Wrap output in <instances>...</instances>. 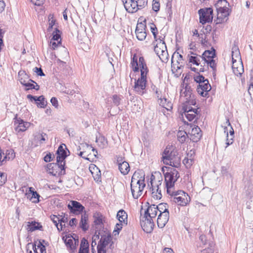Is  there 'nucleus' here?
I'll return each instance as SVG.
<instances>
[{
	"label": "nucleus",
	"instance_id": "obj_25",
	"mask_svg": "<svg viewBox=\"0 0 253 253\" xmlns=\"http://www.w3.org/2000/svg\"><path fill=\"white\" fill-rule=\"evenodd\" d=\"M206 84H203L202 87H197V90L198 93L203 97H206L208 95V92L211 90V86L209 83L208 81H207Z\"/></svg>",
	"mask_w": 253,
	"mask_h": 253
},
{
	"label": "nucleus",
	"instance_id": "obj_3",
	"mask_svg": "<svg viewBox=\"0 0 253 253\" xmlns=\"http://www.w3.org/2000/svg\"><path fill=\"white\" fill-rule=\"evenodd\" d=\"M168 194L171 196V201L178 206H186L191 200L188 194L182 190L170 191V190H168Z\"/></svg>",
	"mask_w": 253,
	"mask_h": 253
},
{
	"label": "nucleus",
	"instance_id": "obj_21",
	"mask_svg": "<svg viewBox=\"0 0 253 253\" xmlns=\"http://www.w3.org/2000/svg\"><path fill=\"white\" fill-rule=\"evenodd\" d=\"M27 98L29 99L31 101H35L37 104V106L38 107H40L41 108H44L46 105L45 102L44 100V97L43 96L41 95L39 97L33 96L31 94H28L27 96Z\"/></svg>",
	"mask_w": 253,
	"mask_h": 253
},
{
	"label": "nucleus",
	"instance_id": "obj_48",
	"mask_svg": "<svg viewBox=\"0 0 253 253\" xmlns=\"http://www.w3.org/2000/svg\"><path fill=\"white\" fill-rule=\"evenodd\" d=\"M200 58H202L201 56L197 57L194 56H191L189 58V62L193 63L194 64L199 65L200 64Z\"/></svg>",
	"mask_w": 253,
	"mask_h": 253
},
{
	"label": "nucleus",
	"instance_id": "obj_53",
	"mask_svg": "<svg viewBox=\"0 0 253 253\" xmlns=\"http://www.w3.org/2000/svg\"><path fill=\"white\" fill-rule=\"evenodd\" d=\"M50 219L54 223L57 228H58V224L59 223V217L57 215H51L50 216Z\"/></svg>",
	"mask_w": 253,
	"mask_h": 253
},
{
	"label": "nucleus",
	"instance_id": "obj_13",
	"mask_svg": "<svg viewBox=\"0 0 253 253\" xmlns=\"http://www.w3.org/2000/svg\"><path fill=\"white\" fill-rule=\"evenodd\" d=\"M68 208L72 213L78 214L81 213L84 207L79 202L76 201H71L68 205Z\"/></svg>",
	"mask_w": 253,
	"mask_h": 253
},
{
	"label": "nucleus",
	"instance_id": "obj_30",
	"mask_svg": "<svg viewBox=\"0 0 253 253\" xmlns=\"http://www.w3.org/2000/svg\"><path fill=\"white\" fill-rule=\"evenodd\" d=\"M159 100L160 105L167 110H170L172 108V104L169 99L164 97L160 98Z\"/></svg>",
	"mask_w": 253,
	"mask_h": 253
},
{
	"label": "nucleus",
	"instance_id": "obj_24",
	"mask_svg": "<svg viewBox=\"0 0 253 253\" xmlns=\"http://www.w3.org/2000/svg\"><path fill=\"white\" fill-rule=\"evenodd\" d=\"M158 210L156 205H151L145 211L144 216H148V217L152 219L155 218L158 213Z\"/></svg>",
	"mask_w": 253,
	"mask_h": 253
},
{
	"label": "nucleus",
	"instance_id": "obj_26",
	"mask_svg": "<svg viewBox=\"0 0 253 253\" xmlns=\"http://www.w3.org/2000/svg\"><path fill=\"white\" fill-rule=\"evenodd\" d=\"M184 85V84L183 85ZM194 95L192 93V90L191 88V87L188 85L186 84L185 87H183V89H181L180 91V96H184L186 97V99L187 98H189L190 97H192V96H194Z\"/></svg>",
	"mask_w": 253,
	"mask_h": 253
},
{
	"label": "nucleus",
	"instance_id": "obj_16",
	"mask_svg": "<svg viewBox=\"0 0 253 253\" xmlns=\"http://www.w3.org/2000/svg\"><path fill=\"white\" fill-rule=\"evenodd\" d=\"M202 134L200 128L196 126L192 128L191 132L189 133V138L193 142H198L202 137Z\"/></svg>",
	"mask_w": 253,
	"mask_h": 253
},
{
	"label": "nucleus",
	"instance_id": "obj_7",
	"mask_svg": "<svg viewBox=\"0 0 253 253\" xmlns=\"http://www.w3.org/2000/svg\"><path fill=\"white\" fill-rule=\"evenodd\" d=\"M65 163L57 162L56 163H50L47 165V171L53 176L59 174H65Z\"/></svg>",
	"mask_w": 253,
	"mask_h": 253
},
{
	"label": "nucleus",
	"instance_id": "obj_42",
	"mask_svg": "<svg viewBox=\"0 0 253 253\" xmlns=\"http://www.w3.org/2000/svg\"><path fill=\"white\" fill-rule=\"evenodd\" d=\"M158 208V211L160 213L169 212L168 210V204L166 203H161L156 205Z\"/></svg>",
	"mask_w": 253,
	"mask_h": 253
},
{
	"label": "nucleus",
	"instance_id": "obj_14",
	"mask_svg": "<svg viewBox=\"0 0 253 253\" xmlns=\"http://www.w3.org/2000/svg\"><path fill=\"white\" fill-rule=\"evenodd\" d=\"M146 26L142 23H139L137 24L135 29V34L137 39L139 41H143L146 37Z\"/></svg>",
	"mask_w": 253,
	"mask_h": 253
},
{
	"label": "nucleus",
	"instance_id": "obj_4",
	"mask_svg": "<svg viewBox=\"0 0 253 253\" xmlns=\"http://www.w3.org/2000/svg\"><path fill=\"white\" fill-rule=\"evenodd\" d=\"M163 178L161 174H158V179H156V176L152 174L150 178V184L152 191V196L156 200L160 199L162 198L161 186L162 185Z\"/></svg>",
	"mask_w": 253,
	"mask_h": 253
},
{
	"label": "nucleus",
	"instance_id": "obj_57",
	"mask_svg": "<svg viewBox=\"0 0 253 253\" xmlns=\"http://www.w3.org/2000/svg\"><path fill=\"white\" fill-rule=\"evenodd\" d=\"M88 243L87 241L84 238H83L81 241L80 248L81 249H86V250H88Z\"/></svg>",
	"mask_w": 253,
	"mask_h": 253
},
{
	"label": "nucleus",
	"instance_id": "obj_17",
	"mask_svg": "<svg viewBox=\"0 0 253 253\" xmlns=\"http://www.w3.org/2000/svg\"><path fill=\"white\" fill-rule=\"evenodd\" d=\"M126 10L129 13H134L138 10L136 1L133 0H122Z\"/></svg>",
	"mask_w": 253,
	"mask_h": 253
},
{
	"label": "nucleus",
	"instance_id": "obj_6",
	"mask_svg": "<svg viewBox=\"0 0 253 253\" xmlns=\"http://www.w3.org/2000/svg\"><path fill=\"white\" fill-rule=\"evenodd\" d=\"M179 176L178 171L175 169L171 170L169 172H167L165 174V179L166 182V186L167 189V193L168 190L170 191L173 190V187L174 183Z\"/></svg>",
	"mask_w": 253,
	"mask_h": 253
},
{
	"label": "nucleus",
	"instance_id": "obj_27",
	"mask_svg": "<svg viewBox=\"0 0 253 253\" xmlns=\"http://www.w3.org/2000/svg\"><path fill=\"white\" fill-rule=\"evenodd\" d=\"M87 220H88V215L86 214V212H84L82 214L81 219L80 222V227L82 229V230L84 231H86L88 228V226L87 224Z\"/></svg>",
	"mask_w": 253,
	"mask_h": 253
},
{
	"label": "nucleus",
	"instance_id": "obj_41",
	"mask_svg": "<svg viewBox=\"0 0 253 253\" xmlns=\"http://www.w3.org/2000/svg\"><path fill=\"white\" fill-rule=\"evenodd\" d=\"M33 249L35 253H46L45 247L41 242H39L37 248L36 244L33 245Z\"/></svg>",
	"mask_w": 253,
	"mask_h": 253
},
{
	"label": "nucleus",
	"instance_id": "obj_15",
	"mask_svg": "<svg viewBox=\"0 0 253 253\" xmlns=\"http://www.w3.org/2000/svg\"><path fill=\"white\" fill-rule=\"evenodd\" d=\"M15 130L17 132L25 131L30 126V123L24 122L20 119H16L14 121Z\"/></svg>",
	"mask_w": 253,
	"mask_h": 253
},
{
	"label": "nucleus",
	"instance_id": "obj_47",
	"mask_svg": "<svg viewBox=\"0 0 253 253\" xmlns=\"http://www.w3.org/2000/svg\"><path fill=\"white\" fill-rule=\"evenodd\" d=\"M168 52L167 49V46L165 47V49H164L162 52L159 55V57L160 59L164 62H166L168 60Z\"/></svg>",
	"mask_w": 253,
	"mask_h": 253
},
{
	"label": "nucleus",
	"instance_id": "obj_35",
	"mask_svg": "<svg viewBox=\"0 0 253 253\" xmlns=\"http://www.w3.org/2000/svg\"><path fill=\"white\" fill-rule=\"evenodd\" d=\"M194 154V152L191 150L190 152L187 154V158H185L183 160V164L186 167H190L194 163V160L192 155Z\"/></svg>",
	"mask_w": 253,
	"mask_h": 253
},
{
	"label": "nucleus",
	"instance_id": "obj_38",
	"mask_svg": "<svg viewBox=\"0 0 253 253\" xmlns=\"http://www.w3.org/2000/svg\"><path fill=\"white\" fill-rule=\"evenodd\" d=\"M2 155L4 156V162L13 160L15 157V153L13 149L7 150L5 153L4 152L2 153Z\"/></svg>",
	"mask_w": 253,
	"mask_h": 253
},
{
	"label": "nucleus",
	"instance_id": "obj_20",
	"mask_svg": "<svg viewBox=\"0 0 253 253\" xmlns=\"http://www.w3.org/2000/svg\"><path fill=\"white\" fill-rule=\"evenodd\" d=\"M225 123H226V124H225L226 125L230 126V129H229V132L230 133V139L228 138V137H229L228 131V129H227V126H225L224 128V132H226L227 139H226V146L225 147L227 148L229 145L232 144V143H233V139L234 137V131L232 127L231 126V124H230L229 119H226Z\"/></svg>",
	"mask_w": 253,
	"mask_h": 253
},
{
	"label": "nucleus",
	"instance_id": "obj_49",
	"mask_svg": "<svg viewBox=\"0 0 253 253\" xmlns=\"http://www.w3.org/2000/svg\"><path fill=\"white\" fill-rule=\"evenodd\" d=\"M137 4V7H138V10L144 7L147 5L148 0H137L136 1Z\"/></svg>",
	"mask_w": 253,
	"mask_h": 253
},
{
	"label": "nucleus",
	"instance_id": "obj_46",
	"mask_svg": "<svg viewBox=\"0 0 253 253\" xmlns=\"http://www.w3.org/2000/svg\"><path fill=\"white\" fill-rule=\"evenodd\" d=\"M29 191L32 194L31 199L33 200V202L38 203L40 201L39 198L40 197L39 194L36 191H34L32 187L29 188Z\"/></svg>",
	"mask_w": 253,
	"mask_h": 253
},
{
	"label": "nucleus",
	"instance_id": "obj_36",
	"mask_svg": "<svg viewBox=\"0 0 253 253\" xmlns=\"http://www.w3.org/2000/svg\"><path fill=\"white\" fill-rule=\"evenodd\" d=\"M212 50H206L202 54V59L205 62L213 59L215 56V50L212 48Z\"/></svg>",
	"mask_w": 253,
	"mask_h": 253
},
{
	"label": "nucleus",
	"instance_id": "obj_1",
	"mask_svg": "<svg viewBox=\"0 0 253 253\" xmlns=\"http://www.w3.org/2000/svg\"><path fill=\"white\" fill-rule=\"evenodd\" d=\"M162 161L166 165L178 167L180 165V158L172 147H167L163 153Z\"/></svg>",
	"mask_w": 253,
	"mask_h": 253
},
{
	"label": "nucleus",
	"instance_id": "obj_32",
	"mask_svg": "<svg viewBox=\"0 0 253 253\" xmlns=\"http://www.w3.org/2000/svg\"><path fill=\"white\" fill-rule=\"evenodd\" d=\"M42 226L38 222L32 221L28 222L27 229L28 231L33 232L36 230H42Z\"/></svg>",
	"mask_w": 253,
	"mask_h": 253
},
{
	"label": "nucleus",
	"instance_id": "obj_11",
	"mask_svg": "<svg viewBox=\"0 0 253 253\" xmlns=\"http://www.w3.org/2000/svg\"><path fill=\"white\" fill-rule=\"evenodd\" d=\"M140 224L144 232L147 233L152 232L154 226L153 219L148 217V216H144L141 219Z\"/></svg>",
	"mask_w": 253,
	"mask_h": 253
},
{
	"label": "nucleus",
	"instance_id": "obj_58",
	"mask_svg": "<svg viewBox=\"0 0 253 253\" xmlns=\"http://www.w3.org/2000/svg\"><path fill=\"white\" fill-rule=\"evenodd\" d=\"M194 81L197 82V83H201V82L204 81L206 80V79H205V77L201 75H198L197 76H195L194 77Z\"/></svg>",
	"mask_w": 253,
	"mask_h": 253
},
{
	"label": "nucleus",
	"instance_id": "obj_63",
	"mask_svg": "<svg viewBox=\"0 0 253 253\" xmlns=\"http://www.w3.org/2000/svg\"><path fill=\"white\" fill-rule=\"evenodd\" d=\"M24 86L26 87V90H29L34 88V83L33 82H28Z\"/></svg>",
	"mask_w": 253,
	"mask_h": 253
},
{
	"label": "nucleus",
	"instance_id": "obj_44",
	"mask_svg": "<svg viewBox=\"0 0 253 253\" xmlns=\"http://www.w3.org/2000/svg\"><path fill=\"white\" fill-rule=\"evenodd\" d=\"M93 217L95 225H100L103 224V216L101 214L96 213L94 215Z\"/></svg>",
	"mask_w": 253,
	"mask_h": 253
},
{
	"label": "nucleus",
	"instance_id": "obj_52",
	"mask_svg": "<svg viewBox=\"0 0 253 253\" xmlns=\"http://www.w3.org/2000/svg\"><path fill=\"white\" fill-rule=\"evenodd\" d=\"M205 62H206L211 68H212L213 71H215L216 65L215 60L213 59H210V60L207 61Z\"/></svg>",
	"mask_w": 253,
	"mask_h": 253
},
{
	"label": "nucleus",
	"instance_id": "obj_59",
	"mask_svg": "<svg viewBox=\"0 0 253 253\" xmlns=\"http://www.w3.org/2000/svg\"><path fill=\"white\" fill-rule=\"evenodd\" d=\"M185 102L189 105H195L196 104V101L195 98V96H192V97L186 99Z\"/></svg>",
	"mask_w": 253,
	"mask_h": 253
},
{
	"label": "nucleus",
	"instance_id": "obj_8",
	"mask_svg": "<svg viewBox=\"0 0 253 253\" xmlns=\"http://www.w3.org/2000/svg\"><path fill=\"white\" fill-rule=\"evenodd\" d=\"M212 9L211 8H201L198 11L200 22L202 24L212 21Z\"/></svg>",
	"mask_w": 253,
	"mask_h": 253
},
{
	"label": "nucleus",
	"instance_id": "obj_40",
	"mask_svg": "<svg viewBox=\"0 0 253 253\" xmlns=\"http://www.w3.org/2000/svg\"><path fill=\"white\" fill-rule=\"evenodd\" d=\"M234 74L238 76H241L244 72V66L242 61L238 62V65L237 67H233L232 69Z\"/></svg>",
	"mask_w": 253,
	"mask_h": 253
},
{
	"label": "nucleus",
	"instance_id": "obj_45",
	"mask_svg": "<svg viewBox=\"0 0 253 253\" xmlns=\"http://www.w3.org/2000/svg\"><path fill=\"white\" fill-rule=\"evenodd\" d=\"M214 245L213 242H210L208 248L201 251V253H214Z\"/></svg>",
	"mask_w": 253,
	"mask_h": 253
},
{
	"label": "nucleus",
	"instance_id": "obj_5",
	"mask_svg": "<svg viewBox=\"0 0 253 253\" xmlns=\"http://www.w3.org/2000/svg\"><path fill=\"white\" fill-rule=\"evenodd\" d=\"M229 3L226 0H218L214 6L217 11V18L219 23L224 21L229 15Z\"/></svg>",
	"mask_w": 253,
	"mask_h": 253
},
{
	"label": "nucleus",
	"instance_id": "obj_33",
	"mask_svg": "<svg viewBox=\"0 0 253 253\" xmlns=\"http://www.w3.org/2000/svg\"><path fill=\"white\" fill-rule=\"evenodd\" d=\"M96 142L98 146L101 149L106 148L108 145V142L107 139L103 136L99 135L96 136Z\"/></svg>",
	"mask_w": 253,
	"mask_h": 253
},
{
	"label": "nucleus",
	"instance_id": "obj_43",
	"mask_svg": "<svg viewBox=\"0 0 253 253\" xmlns=\"http://www.w3.org/2000/svg\"><path fill=\"white\" fill-rule=\"evenodd\" d=\"M130 64L132 70L134 72H137L139 70V62H137V59L135 55H134L132 58Z\"/></svg>",
	"mask_w": 253,
	"mask_h": 253
},
{
	"label": "nucleus",
	"instance_id": "obj_23",
	"mask_svg": "<svg viewBox=\"0 0 253 253\" xmlns=\"http://www.w3.org/2000/svg\"><path fill=\"white\" fill-rule=\"evenodd\" d=\"M139 66L141 71V77L142 78H145L147 79L148 69L145 62L144 58L142 56L140 57L139 58Z\"/></svg>",
	"mask_w": 253,
	"mask_h": 253
},
{
	"label": "nucleus",
	"instance_id": "obj_62",
	"mask_svg": "<svg viewBox=\"0 0 253 253\" xmlns=\"http://www.w3.org/2000/svg\"><path fill=\"white\" fill-rule=\"evenodd\" d=\"M34 72H35L38 76H44L45 75L43 73L42 69L41 68L35 67L34 69Z\"/></svg>",
	"mask_w": 253,
	"mask_h": 253
},
{
	"label": "nucleus",
	"instance_id": "obj_29",
	"mask_svg": "<svg viewBox=\"0 0 253 253\" xmlns=\"http://www.w3.org/2000/svg\"><path fill=\"white\" fill-rule=\"evenodd\" d=\"M232 60H237L238 62L242 61L239 49L236 44H234L232 48Z\"/></svg>",
	"mask_w": 253,
	"mask_h": 253
},
{
	"label": "nucleus",
	"instance_id": "obj_60",
	"mask_svg": "<svg viewBox=\"0 0 253 253\" xmlns=\"http://www.w3.org/2000/svg\"><path fill=\"white\" fill-rule=\"evenodd\" d=\"M6 181V176L3 173H0V185H2Z\"/></svg>",
	"mask_w": 253,
	"mask_h": 253
},
{
	"label": "nucleus",
	"instance_id": "obj_2",
	"mask_svg": "<svg viewBox=\"0 0 253 253\" xmlns=\"http://www.w3.org/2000/svg\"><path fill=\"white\" fill-rule=\"evenodd\" d=\"M138 173L135 172L131 178V191L134 199H138L141 195L142 191L145 187L144 175L138 179Z\"/></svg>",
	"mask_w": 253,
	"mask_h": 253
},
{
	"label": "nucleus",
	"instance_id": "obj_19",
	"mask_svg": "<svg viewBox=\"0 0 253 253\" xmlns=\"http://www.w3.org/2000/svg\"><path fill=\"white\" fill-rule=\"evenodd\" d=\"M169 218V212L160 213L157 218V225L160 228H163L168 223Z\"/></svg>",
	"mask_w": 253,
	"mask_h": 253
},
{
	"label": "nucleus",
	"instance_id": "obj_28",
	"mask_svg": "<svg viewBox=\"0 0 253 253\" xmlns=\"http://www.w3.org/2000/svg\"><path fill=\"white\" fill-rule=\"evenodd\" d=\"M117 217L118 219L119 222L124 224L125 225L127 223V214L126 212L123 210L119 211L117 214Z\"/></svg>",
	"mask_w": 253,
	"mask_h": 253
},
{
	"label": "nucleus",
	"instance_id": "obj_12",
	"mask_svg": "<svg viewBox=\"0 0 253 253\" xmlns=\"http://www.w3.org/2000/svg\"><path fill=\"white\" fill-rule=\"evenodd\" d=\"M198 110L199 108L194 109L187 105L183 107L184 115L189 121H192L196 118V116L199 113Z\"/></svg>",
	"mask_w": 253,
	"mask_h": 253
},
{
	"label": "nucleus",
	"instance_id": "obj_37",
	"mask_svg": "<svg viewBox=\"0 0 253 253\" xmlns=\"http://www.w3.org/2000/svg\"><path fill=\"white\" fill-rule=\"evenodd\" d=\"M119 169L123 174L126 175L127 174L130 169L128 163L126 161L119 163Z\"/></svg>",
	"mask_w": 253,
	"mask_h": 253
},
{
	"label": "nucleus",
	"instance_id": "obj_10",
	"mask_svg": "<svg viewBox=\"0 0 253 253\" xmlns=\"http://www.w3.org/2000/svg\"><path fill=\"white\" fill-rule=\"evenodd\" d=\"M112 241L110 235L106 234L101 235V239L97 246V253H106L105 248Z\"/></svg>",
	"mask_w": 253,
	"mask_h": 253
},
{
	"label": "nucleus",
	"instance_id": "obj_39",
	"mask_svg": "<svg viewBox=\"0 0 253 253\" xmlns=\"http://www.w3.org/2000/svg\"><path fill=\"white\" fill-rule=\"evenodd\" d=\"M178 140L183 143L189 137V135L184 130H179L177 133Z\"/></svg>",
	"mask_w": 253,
	"mask_h": 253
},
{
	"label": "nucleus",
	"instance_id": "obj_9",
	"mask_svg": "<svg viewBox=\"0 0 253 253\" xmlns=\"http://www.w3.org/2000/svg\"><path fill=\"white\" fill-rule=\"evenodd\" d=\"M147 79L140 77L137 80H135L133 86L134 90L138 94L142 95L146 92V84Z\"/></svg>",
	"mask_w": 253,
	"mask_h": 253
},
{
	"label": "nucleus",
	"instance_id": "obj_56",
	"mask_svg": "<svg viewBox=\"0 0 253 253\" xmlns=\"http://www.w3.org/2000/svg\"><path fill=\"white\" fill-rule=\"evenodd\" d=\"M152 9L155 12H158L160 10V3L158 1L153 0Z\"/></svg>",
	"mask_w": 253,
	"mask_h": 253
},
{
	"label": "nucleus",
	"instance_id": "obj_50",
	"mask_svg": "<svg viewBox=\"0 0 253 253\" xmlns=\"http://www.w3.org/2000/svg\"><path fill=\"white\" fill-rule=\"evenodd\" d=\"M44 136H47L45 133L38 134L35 135V138L36 139L40 141V144H42L45 141V138Z\"/></svg>",
	"mask_w": 253,
	"mask_h": 253
},
{
	"label": "nucleus",
	"instance_id": "obj_64",
	"mask_svg": "<svg viewBox=\"0 0 253 253\" xmlns=\"http://www.w3.org/2000/svg\"><path fill=\"white\" fill-rule=\"evenodd\" d=\"M50 102L53 106H54L56 108H58V100L56 98L52 97L50 99Z\"/></svg>",
	"mask_w": 253,
	"mask_h": 253
},
{
	"label": "nucleus",
	"instance_id": "obj_55",
	"mask_svg": "<svg viewBox=\"0 0 253 253\" xmlns=\"http://www.w3.org/2000/svg\"><path fill=\"white\" fill-rule=\"evenodd\" d=\"M112 99L114 105L118 106L120 104L121 98L118 95L116 94L113 95L112 96Z\"/></svg>",
	"mask_w": 253,
	"mask_h": 253
},
{
	"label": "nucleus",
	"instance_id": "obj_61",
	"mask_svg": "<svg viewBox=\"0 0 253 253\" xmlns=\"http://www.w3.org/2000/svg\"><path fill=\"white\" fill-rule=\"evenodd\" d=\"M153 25V26H151V32L152 33L153 36H154V39L156 40V41H157V28H156V27L155 26V25Z\"/></svg>",
	"mask_w": 253,
	"mask_h": 253
},
{
	"label": "nucleus",
	"instance_id": "obj_22",
	"mask_svg": "<svg viewBox=\"0 0 253 253\" xmlns=\"http://www.w3.org/2000/svg\"><path fill=\"white\" fill-rule=\"evenodd\" d=\"M64 147H66L65 145H60L57 151V156L56 157L57 162L65 163V159L67 157L66 152L64 150Z\"/></svg>",
	"mask_w": 253,
	"mask_h": 253
},
{
	"label": "nucleus",
	"instance_id": "obj_54",
	"mask_svg": "<svg viewBox=\"0 0 253 253\" xmlns=\"http://www.w3.org/2000/svg\"><path fill=\"white\" fill-rule=\"evenodd\" d=\"M59 31L57 29H56V31L53 33V37L51 40L59 42V40L60 39V35L59 34Z\"/></svg>",
	"mask_w": 253,
	"mask_h": 253
},
{
	"label": "nucleus",
	"instance_id": "obj_51",
	"mask_svg": "<svg viewBox=\"0 0 253 253\" xmlns=\"http://www.w3.org/2000/svg\"><path fill=\"white\" fill-rule=\"evenodd\" d=\"M124 225V224H123L122 223H120V222L117 223L116 224V226L115 227L114 230L113 231V233L114 234V235L116 236V235H118L119 234L120 231L121 230V229L123 228V226Z\"/></svg>",
	"mask_w": 253,
	"mask_h": 253
},
{
	"label": "nucleus",
	"instance_id": "obj_34",
	"mask_svg": "<svg viewBox=\"0 0 253 253\" xmlns=\"http://www.w3.org/2000/svg\"><path fill=\"white\" fill-rule=\"evenodd\" d=\"M166 44L164 41L159 39V42L154 47V51L158 56L160 54L164 49H165Z\"/></svg>",
	"mask_w": 253,
	"mask_h": 253
},
{
	"label": "nucleus",
	"instance_id": "obj_31",
	"mask_svg": "<svg viewBox=\"0 0 253 253\" xmlns=\"http://www.w3.org/2000/svg\"><path fill=\"white\" fill-rule=\"evenodd\" d=\"M18 76L19 82L24 86L28 82L35 83V81L29 78V77L25 73L24 71H20L18 73Z\"/></svg>",
	"mask_w": 253,
	"mask_h": 253
},
{
	"label": "nucleus",
	"instance_id": "obj_18",
	"mask_svg": "<svg viewBox=\"0 0 253 253\" xmlns=\"http://www.w3.org/2000/svg\"><path fill=\"white\" fill-rule=\"evenodd\" d=\"M183 57L179 53H174L171 57V65L174 68L180 69L183 66Z\"/></svg>",
	"mask_w": 253,
	"mask_h": 253
}]
</instances>
